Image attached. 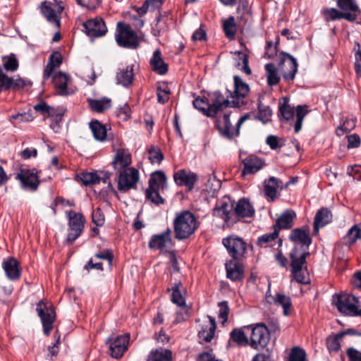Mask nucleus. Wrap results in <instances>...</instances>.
Wrapping results in <instances>:
<instances>
[{
    "label": "nucleus",
    "mask_w": 361,
    "mask_h": 361,
    "mask_svg": "<svg viewBox=\"0 0 361 361\" xmlns=\"http://www.w3.org/2000/svg\"><path fill=\"white\" fill-rule=\"evenodd\" d=\"M228 102L220 92L216 91L210 94L208 99L196 98L193 101V106L204 115L215 118V126L220 135L228 140H232L234 137L239 135L241 125L249 118L250 116L245 114L241 116L236 123L235 129L233 130L230 121L231 111L225 110L228 107Z\"/></svg>",
    "instance_id": "f257e3e1"
},
{
    "label": "nucleus",
    "mask_w": 361,
    "mask_h": 361,
    "mask_svg": "<svg viewBox=\"0 0 361 361\" xmlns=\"http://www.w3.org/2000/svg\"><path fill=\"white\" fill-rule=\"evenodd\" d=\"M228 207L229 206L227 204H224L214 210V215L221 217L228 225L234 224L240 218L252 217L255 214L253 206L249 200L245 198L238 201L233 212H231Z\"/></svg>",
    "instance_id": "f03ea898"
},
{
    "label": "nucleus",
    "mask_w": 361,
    "mask_h": 361,
    "mask_svg": "<svg viewBox=\"0 0 361 361\" xmlns=\"http://www.w3.org/2000/svg\"><path fill=\"white\" fill-rule=\"evenodd\" d=\"M173 224L175 237L178 240L189 238L197 228L195 216L187 210L176 213Z\"/></svg>",
    "instance_id": "7ed1b4c3"
},
{
    "label": "nucleus",
    "mask_w": 361,
    "mask_h": 361,
    "mask_svg": "<svg viewBox=\"0 0 361 361\" xmlns=\"http://www.w3.org/2000/svg\"><path fill=\"white\" fill-rule=\"evenodd\" d=\"M279 112L281 116L286 121L293 118L295 114L296 120L294 123V131L298 133L302 128L304 118L310 111L307 105H298L295 108L288 103L286 98H283V103L279 104Z\"/></svg>",
    "instance_id": "20e7f679"
},
{
    "label": "nucleus",
    "mask_w": 361,
    "mask_h": 361,
    "mask_svg": "<svg viewBox=\"0 0 361 361\" xmlns=\"http://www.w3.org/2000/svg\"><path fill=\"white\" fill-rule=\"evenodd\" d=\"M332 305L344 315L350 317L361 316V308L358 299L352 295H336L333 296Z\"/></svg>",
    "instance_id": "39448f33"
},
{
    "label": "nucleus",
    "mask_w": 361,
    "mask_h": 361,
    "mask_svg": "<svg viewBox=\"0 0 361 361\" xmlns=\"http://www.w3.org/2000/svg\"><path fill=\"white\" fill-rule=\"evenodd\" d=\"M115 39L121 47L134 49L139 46V39L136 32L129 24L123 22L117 23Z\"/></svg>",
    "instance_id": "423d86ee"
},
{
    "label": "nucleus",
    "mask_w": 361,
    "mask_h": 361,
    "mask_svg": "<svg viewBox=\"0 0 361 361\" xmlns=\"http://www.w3.org/2000/svg\"><path fill=\"white\" fill-rule=\"evenodd\" d=\"M309 255L310 252L307 250L300 252L297 245L294 247L290 253L292 276L300 283H307L302 269L306 264V258Z\"/></svg>",
    "instance_id": "0eeeda50"
},
{
    "label": "nucleus",
    "mask_w": 361,
    "mask_h": 361,
    "mask_svg": "<svg viewBox=\"0 0 361 361\" xmlns=\"http://www.w3.org/2000/svg\"><path fill=\"white\" fill-rule=\"evenodd\" d=\"M66 214L68 221L66 241L72 244L83 231L85 219L81 213H77L73 210L66 212Z\"/></svg>",
    "instance_id": "6e6552de"
},
{
    "label": "nucleus",
    "mask_w": 361,
    "mask_h": 361,
    "mask_svg": "<svg viewBox=\"0 0 361 361\" xmlns=\"http://www.w3.org/2000/svg\"><path fill=\"white\" fill-rule=\"evenodd\" d=\"M252 332L249 339V345L255 350L264 348L270 340V332L263 323L251 326Z\"/></svg>",
    "instance_id": "1a4fd4ad"
},
{
    "label": "nucleus",
    "mask_w": 361,
    "mask_h": 361,
    "mask_svg": "<svg viewBox=\"0 0 361 361\" xmlns=\"http://www.w3.org/2000/svg\"><path fill=\"white\" fill-rule=\"evenodd\" d=\"M140 179V173L134 167L121 170L118 177V190L126 192L131 189H135Z\"/></svg>",
    "instance_id": "9d476101"
},
{
    "label": "nucleus",
    "mask_w": 361,
    "mask_h": 361,
    "mask_svg": "<svg viewBox=\"0 0 361 361\" xmlns=\"http://www.w3.org/2000/svg\"><path fill=\"white\" fill-rule=\"evenodd\" d=\"M222 243L232 259H240L246 252L247 243L238 236L230 235L224 238Z\"/></svg>",
    "instance_id": "9b49d317"
},
{
    "label": "nucleus",
    "mask_w": 361,
    "mask_h": 361,
    "mask_svg": "<svg viewBox=\"0 0 361 361\" xmlns=\"http://www.w3.org/2000/svg\"><path fill=\"white\" fill-rule=\"evenodd\" d=\"M36 311L38 317L40 318L43 333L46 336H49L53 329V324L56 319V313L51 305H47L43 301H39L37 304Z\"/></svg>",
    "instance_id": "f8f14e48"
},
{
    "label": "nucleus",
    "mask_w": 361,
    "mask_h": 361,
    "mask_svg": "<svg viewBox=\"0 0 361 361\" xmlns=\"http://www.w3.org/2000/svg\"><path fill=\"white\" fill-rule=\"evenodd\" d=\"M234 80V91L227 90L229 96H227L228 106H239L243 104V99L245 97L249 92V86L244 82L240 77L235 75Z\"/></svg>",
    "instance_id": "ddd939ff"
},
{
    "label": "nucleus",
    "mask_w": 361,
    "mask_h": 361,
    "mask_svg": "<svg viewBox=\"0 0 361 361\" xmlns=\"http://www.w3.org/2000/svg\"><path fill=\"white\" fill-rule=\"evenodd\" d=\"M16 179L20 181L23 189L30 191L37 190L40 183L38 171L36 169L21 168L16 174Z\"/></svg>",
    "instance_id": "4468645a"
},
{
    "label": "nucleus",
    "mask_w": 361,
    "mask_h": 361,
    "mask_svg": "<svg viewBox=\"0 0 361 361\" xmlns=\"http://www.w3.org/2000/svg\"><path fill=\"white\" fill-rule=\"evenodd\" d=\"M173 245L171 231L167 228L159 234L153 235L149 243V247L159 250L161 252H169Z\"/></svg>",
    "instance_id": "2eb2a0df"
},
{
    "label": "nucleus",
    "mask_w": 361,
    "mask_h": 361,
    "mask_svg": "<svg viewBox=\"0 0 361 361\" xmlns=\"http://www.w3.org/2000/svg\"><path fill=\"white\" fill-rule=\"evenodd\" d=\"M279 67L284 80H293L298 71L297 60L293 56L281 52Z\"/></svg>",
    "instance_id": "dca6fc26"
},
{
    "label": "nucleus",
    "mask_w": 361,
    "mask_h": 361,
    "mask_svg": "<svg viewBox=\"0 0 361 361\" xmlns=\"http://www.w3.org/2000/svg\"><path fill=\"white\" fill-rule=\"evenodd\" d=\"M53 82L56 93L60 96H68L75 92V88L71 85V78L63 72L53 75Z\"/></svg>",
    "instance_id": "f3484780"
},
{
    "label": "nucleus",
    "mask_w": 361,
    "mask_h": 361,
    "mask_svg": "<svg viewBox=\"0 0 361 361\" xmlns=\"http://www.w3.org/2000/svg\"><path fill=\"white\" fill-rule=\"evenodd\" d=\"M83 27L87 35L91 37H100L107 32V27L101 17H95L83 23Z\"/></svg>",
    "instance_id": "a211bd4d"
},
{
    "label": "nucleus",
    "mask_w": 361,
    "mask_h": 361,
    "mask_svg": "<svg viewBox=\"0 0 361 361\" xmlns=\"http://www.w3.org/2000/svg\"><path fill=\"white\" fill-rule=\"evenodd\" d=\"M173 179L178 186H185L191 191L198 180V176L190 170L180 169L173 173Z\"/></svg>",
    "instance_id": "6ab92c4d"
},
{
    "label": "nucleus",
    "mask_w": 361,
    "mask_h": 361,
    "mask_svg": "<svg viewBox=\"0 0 361 361\" xmlns=\"http://www.w3.org/2000/svg\"><path fill=\"white\" fill-rule=\"evenodd\" d=\"M63 6L56 3L43 2L41 6V11L47 20L59 27L60 25L59 15L62 12Z\"/></svg>",
    "instance_id": "aec40b11"
},
{
    "label": "nucleus",
    "mask_w": 361,
    "mask_h": 361,
    "mask_svg": "<svg viewBox=\"0 0 361 361\" xmlns=\"http://www.w3.org/2000/svg\"><path fill=\"white\" fill-rule=\"evenodd\" d=\"M129 344V335L124 334L117 336L110 343L109 350L111 355L116 359L121 357L127 350Z\"/></svg>",
    "instance_id": "412c9836"
},
{
    "label": "nucleus",
    "mask_w": 361,
    "mask_h": 361,
    "mask_svg": "<svg viewBox=\"0 0 361 361\" xmlns=\"http://www.w3.org/2000/svg\"><path fill=\"white\" fill-rule=\"evenodd\" d=\"M2 267L5 271L6 277L11 280H18L21 274V268L18 261L13 257L4 259Z\"/></svg>",
    "instance_id": "4be33fe9"
},
{
    "label": "nucleus",
    "mask_w": 361,
    "mask_h": 361,
    "mask_svg": "<svg viewBox=\"0 0 361 361\" xmlns=\"http://www.w3.org/2000/svg\"><path fill=\"white\" fill-rule=\"evenodd\" d=\"M291 241L295 244H300L302 250H307L310 244L312 243L311 238L309 235L308 228H295L293 229L289 236Z\"/></svg>",
    "instance_id": "5701e85b"
},
{
    "label": "nucleus",
    "mask_w": 361,
    "mask_h": 361,
    "mask_svg": "<svg viewBox=\"0 0 361 361\" xmlns=\"http://www.w3.org/2000/svg\"><path fill=\"white\" fill-rule=\"evenodd\" d=\"M264 183L265 195L267 200L271 202L278 197L279 191L284 188L283 182L275 177H270L265 180Z\"/></svg>",
    "instance_id": "b1692460"
},
{
    "label": "nucleus",
    "mask_w": 361,
    "mask_h": 361,
    "mask_svg": "<svg viewBox=\"0 0 361 361\" xmlns=\"http://www.w3.org/2000/svg\"><path fill=\"white\" fill-rule=\"evenodd\" d=\"M131 164V154L128 149H119L116 152L112 161V165L115 170H124Z\"/></svg>",
    "instance_id": "393cba45"
},
{
    "label": "nucleus",
    "mask_w": 361,
    "mask_h": 361,
    "mask_svg": "<svg viewBox=\"0 0 361 361\" xmlns=\"http://www.w3.org/2000/svg\"><path fill=\"white\" fill-rule=\"evenodd\" d=\"M331 219L332 214L329 209H320L314 216L313 234L317 235L319 228L328 224L331 221Z\"/></svg>",
    "instance_id": "a878e982"
},
{
    "label": "nucleus",
    "mask_w": 361,
    "mask_h": 361,
    "mask_svg": "<svg viewBox=\"0 0 361 361\" xmlns=\"http://www.w3.org/2000/svg\"><path fill=\"white\" fill-rule=\"evenodd\" d=\"M226 276L233 281H240L243 278V268L242 265L234 259L226 262Z\"/></svg>",
    "instance_id": "bb28decb"
},
{
    "label": "nucleus",
    "mask_w": 361,
    "mask_h": 361,
    "mask_svg": "<svg viewBox=\"0 0 361 361\" xmlns=\"http://www.w3.org/2000/svg\"><path fill=\"white\" fill-rule=\"evenodd\" d=\"M149 62L152 69L157 74L165 75L167 73L168 64L162 59L161 51L159 49L154 51Z\"/></svg>",
    "instance_id": "cd10ccee"
},
{
    "label": "nucleus",
    "mask_w": 361,
    "mask_h": 361,
    "mask_svg": "<svg viewBox=\"0 0 361 361\" xmlns=\"http://www.w3.org/2000/svg\"><path fill=\"white\" fill-rule=\"evenodd\" d=\"M209 324L207 325H203L202 329L198 333L199 338L204 342H210L214 338L215 330L216 328L215 319L208 315Z\"/></svg>",
    "instance_id": "c85d7f7f"
},
{
    "label": "nucleus",
    "mask_w": 361,
    "mask_h": 361,
    "mask_svg": "<svg viewBox=\"0 0 361 361\" xmlns=\"http://www.w3.org/2000/svg\"><path fill=\"white\" fill-rule=\"evenodd\" d=\"M133 76L132 66L119 68L116 73V82L124 87H128L132 83Z\"/></svg>",
    "instance_id": "c756f323"
},
{
    "label": "nucleus",
    "mask_w": 361,
    "mask_h": 361,
    "mask_svg": "<svg viewBox=\"0 0 361 361\" xmlns=\"http://www.w3.org/2000/svg\"><path fill=\"white\" fill-rule=\"evenodd\" d=\"M62 63V56L59 51H55L49 58L47 65L44 70L43 78L48 79L53 73L55 68L60 66Z\"/></svg>",
    "instance_id": "7c9ffc66"
},
{
    "label": "nucleus",
    "mask_w": 361,
    "mask_h": 361,
    "mask_svg": "<svg viewBox=\"0 0 361 361\" xmlns=\"http://www.w3.org/2000/svg\"><path fill=\"white\" fill-rule=\"evenodd\" d=\"M296 216L295 212L292 210L285 211L277 219L275 228L279 229H288L292 227L293 222Z\"/></svg>",
    "instance_id": "2f4dec72"
},
{
    "label": "nucleus",
    "mask_w": 361,
    "mask_h": 361,
    "mask_svg": "<svg viewBox=\"0 0 361 361\" xmlns=\"http://www.w3.org/2000/svg\"><path fill=\"white\" fill-rule=\"evenodd\" d=\"M244 164L243 173H255L262 169L263 161L255 156H249L243 161Z\"/></svg>",
    "instance_id": "473e14b6"
},
{
    "label": "nucleus",
    "mask_w": 361,
    "mask_h": 361,
    "mask_svg": "<svg viewBox=\"0 0 361 361\" xmlns=\"http://www.w3.org/2000/svg\"><path fill=\"white\" fill-rule=\"evenodd\" d=\"M147 361H172L171 351L163 348L152 350Z\"/></svg>",
    "instance_id": "72a5a7b5"
},
{
    "label": "nucleus",
    "mask_w": 361,
    "mask_h": 361,
    "mask_svg": "<svg viewBox=\"0 0 361 361\" xmlns=\"http://www.w3.org/2000/svg\"><path fill=\"white\" fill-rule=\"evenodd\" d=\"M324 16L327 20H335L338 19H345L350 22L355 20V15L352 13H345L343 11L341 12L338 10L331 8L326 9L324 11Z\"/></svg>",
    "instance_id": "f704fd0d"
},
{
    "label": "nucleus",
    "mask_w": 361,
    "mask_h": 361,
    "mask_svg": "<svg viewBox=\"0 0 361 361\" xmlns=\"http://www.w3.org/2000/svg\"><path fill=\"white\" fill-rule=\"evenodd\" d=\"M166 185V177L161 171L152 173L149 180V187L163 190Z\"/></svg>",
    "instance_id": "c9c22d12"
},
{
    "label": "nucleus",
    "mask_w": 361,
    "mask_h": 361,
    "mask_svg": "<svg viewBox=\"0 0 361 361\" xmlns=\"http://www.w3.org/2000/svg\"><path fill=\"white\" fill-rule=\"evenodd\" d=\"M273 301L276 305L281 306L283 307L284 315L288 316L290 314L292 302L289 296L283 293H276L273 298Z\"/></svg>",
    "instance_id": "e433bc0d"
},
{
    "label": "nucleus",
    "mask_w": 361,
    "mask_h": 361,
    "mask_svg": "<svg viewBox=\"0 0 361 361\" xmlns=\"http://www.w3.org/2000/svg\"><path fill=\"white\" fill-rule=\"evenodd\" d=\"M337 6L345 13H353L355 19L357 15L361 13L355 0H338Z\"/></svg>",
    "instance_id": "4c0bfd02"
},
{
    "label": "nucleus",
    "mask_w": 361,
    "mask_h": 361,
    "mask_svg": "<svg viewBox=\"0 0 361 361\" xmlns=\"http://www.w3.org/2000/svg\"><path fill=\"white\" fill-rule=\"evenodd\" d=\"M88 104L93 111L102 112L111 107V101L110 99L104 97L101 99H87Z\"/></svg>",
    "instance_id": "58836bf2"
},
{
    "label": "nucleus",
    "mask_w": 361,
    "mask_h": 361,
    "mask_svg": "<svg viewBox=\"0 0 361 361\" xmlns=\"http://www.w3.org/2000/svg\"><path fill=\"white\" fill-rule=\"evenodd\" d=\"M90 128L95 140L104 141L106 137V128L98 121H92L90 123Z\"/></svg>",
    "instance_id": "ea45409f"
},
{
    "label": "nucleus",
    "mask_w": 361,
    "mask_h": 361,
    "mask_svg": "<svg viewBox=\"0 0 361 361\" xmlns=\"http://www.w3.org/2000/svg\"><path fill=\"white\" fill-rule=\"evenodd\" d=\"M265 70L267 72V84L269 86H274L277 85L280 81V77L278 74V71L274 64L271 63L265 65Z\"/></svg>",
    "instance_id": "a19ab883"
},
{
    "label": "nucleus",
    "mask_w": 361,
    "mask_h": 361,
    "mask_svg": "<svg viewBox=\"0 0 361 361\" xmlns=\"http://www.w3.org/2000/svg\"><path fill=\"white\" fill-rule=\"evenodd\" d=\"M182 286L181 282L178 281L175 283L172 288V293H171V301L173 303L176 304L177 306H183L185 303V300L182 295V293L180 292V287Z\"/></svg>",
    "instance_id": "79ce46f5"
},
{
    "label": "nucleus",
    "mask_w": 361,
    "mask_h": 361,
    "mask_svg": "<svg viewBox=\"0 0 361 361\" xmlns=\"http://www.w3.org/2000/svg\"><path fill=\"white\" fill-rule=\"evenodd\" d=\"M237 55V62L235 66L247 75L251 74V69L248 66V56L247 55L242 51H236L235 53Z\"/></svg>",
    "instance_id": "37998d69"
},
{
    "label": "nucleus",
    "mask_w": 361,
    "mask_h": 361,
    "mask_svg": "<svg viewBox=\"0 0 361 361\" xmlns=\"http://www.w3.org/2000/svg\"><path fill=\"white\" fill-rule=\"evenodd\" d=\"M223 29L228 39H233L236 33V25L233 16H229L223 21Z\"/></svg>",
    "instance_id": "c03bdc74"
},
{
    "label": "nucleus",
    "mask_w": 361,
    "mask_h": 361,
    "mask_svg": "<svg viewBox=\"0 0 361 361\" xmlns=\"http://www.w3.org/2000/svg\"><path fill=\"white\" fill-rule=\"evenodd\" d=\"M230 338L238 345L246 346L249 345V339L240 329H235L230 333Z\"/></svg>",
    "instance_id": "a18cd8bd"
},
{
    "label": "nucleus",
    "mask_w": 361,
    "mask_h": 361,
    "mask_svg": "<svg viewBox=\"0 0 361 361\" xmlns=\"http://www.w3.org/2000/svg\"><path fill=\"white\" fill-rule=\"evenodd\" d=\"M166 18V16L161 15L157 18V22L152 30L154 36L159 37L168 30L167 19Z\"/></svg>",
    "instance_id": "49530a36"
},
{
    "label": "nucleus",
    "mask_w": 361,
    "mask_h": 361,
    "mask_svg": "<svg viewBox=\"0 0 361 361\" xmlns=\"http://www.w3.org/2000/svg\"><path fill=\"white\" fill-rule=\"evenodd\" d=\"M356 121L357 120L354 117L346 118L343 123L336 128V135L338 136H342L344 133L352 130L356 126Z\"/></svg>",
    "instance_id": "de8ad7c7"
},
{
    "label": "nucleus",
    "mask_w": 361,
    "mask_h": 361,
    "mask_svg": "<svg viewBox=\"0 0 361 361\" xmlns=\"http://www.w3.org/2000/svg\"><path fill=\"white\" fill-rule=\"evenodd\" d=\"M157 101L160 104L168 102L170 94V89L165 82L159 83L157 87Z\"/></svg>",
    "instance_id": "09e8293b"
},
{
    "label": "nucleus",
    "mask_w": 361,
    "mask_h": 361,
    "mask_svg": "<svg viewBox=\"0 0 361 361\" xmlns=\"http://www.w3.org/2000/svg\"><path fill=\"white\" fill-rule=\"evenodd\" d=\"M346 242L349 244L354 243L357 239H361V224L352 226L345 236Z\"/></svg>",
    "instance_id": "8fccbe9b"
},
{
    "label": "nucleus",
    "mask_w": 361,
    "mask_h": 361,
    "mask_svg": "<svg viewBox=\"0 0 361 361\" xmlns=\"http://www.w3.org/2000/svg\"><path fill=\"white\" fill-rule=\"evenodd\" d=\"M2 60L3 66L6 71L14 72L18 69V61L15 54L4 56Z\"/></svg>",
    "instance_id": "3c124183"
},
{
    "label": "nucleus",
    "mask_w": 361,
    "mask_h": 361,
    "mask_svg": "<svg viewBox=\"0 0 361 361\" xmlns=\"http://www.w3.org/2000/svg\"><path fill=\"white\" fill-rule=\"evenodd\" d=\"M161 189L148 188L145 191L146 198L152 203L159 205L164 203V200L161 197L159 190Z\"/></svg>",
    "instance_id": "603ef678"
},
{
    "label": "nucleus",
    "mask_w": 361,
    "mask_h": 361,
    "mask_svg": "<svg viewBox=\"0 0 361 361\" xmlns=\"http://www.w3.org/2000/svg\"><path fill=\"white\" fill-rule=\"evenodd\" d=\"M9 84L6 85V89H12L13 90H20L25 86L31 85L32 83L30 80L23 79L21 78L18 77L17 78H12L8 77Z\"/></svg>",
    "instance_id": "864d4df0"
},
{
    "label": "nucleus",
    "mask_w": 361,
    "mask_h": 361,
    "mask_svg": "<svg viewBox=\"0 0 361 361\" xmlns=\"http://www.w3.org/2000/svg\"><path fill=\"white\" fill-rule=\"evenodd\" d=\"M257 107H258V117L259 118L265 123L271 116V110L270 107L267 105H264L260 97L257 100Z\"/></svg>",
    "instance_id": "5fc2aeb1"
},
{
    "label": "nucleus",
    "mask_w": 361,
    "mask_h": 361,
    "mask_svg": "<svg viewBox=\"0 0 361 361\" xmlns=\"http://www.w3.org/2000/svg\"><path fill=\"white\" fill-rule=\"evenodd\" d=\"M63 116V112L62 109H56V111H54V116H49L51 119L49 126L55 133H59L60 131V123L62 121Z\"/></svg>",
    "instance_id": "6e6d98bb"
},
{
    "label": "nucleus",
    "mask_w": 361,
    "mask_h": 361,
    "mask_svg": "<svg viewBox=\"0 0 361 361\" xmlns=\"http://www.w3.org/2000/svg\"><path fill=\"white\" fill-rule=\"evenodd\" d=\"M279 236V229L274 228L272 233H265L257 239V244L262 247H266L267 244L276 240Z\"/></svg>",
    "instance_id": "4d7b16f0"
},
{
    "label": "nucleus",
    "mask_w": 361,
    "mask_h": 361,
    "mask_svg": "<svg viewBox=\"0 0 361 361\" xmlns=\"http://www.w3.org/2000/svg\"><path fill=\"white\" fill-rule=\"evenodd\" d=\"M149 159L152 164H160L164 159V155L160 149L154 146H150L148 149Z\"/></svg>",
    "instance_id": "13d9d810"
},
{
    "label": "nucleus",
    "mask_w": 361,
    "mask_h": 361,
    "mask_svg": "<svg viewBox=\"0 0 361 361\" xmlns=\"http://www.w3.org/2000/svg\"><path fill=\"white\" fill-rule=\"evenodd\" d=\"M343 337V334H338L329 336L326 340L327 348L329 351L336 352L340 349V339Z\"/></svg>",
    "instance_id": "bf43d9fd"
},
{
    "label": "nucleus",
    "mask_w": 361,
    "mask_h": 361,
    "mask_svg": "<svg viewBox=\"0 0 361 361\" xmlns=\"http://www.w3.org/2000/svg\"><path fill=\"white\" fill-rule=\"evenodd\" d=\"M353 51L355 52V71L356 74L361 77V49L358 42H355Z\"/></svg>",
    "instance_id": "052dcab7"
},
{
    "label": "nucleus",
    "mask_w": 361,
    "mask_h": 361,
    "mask_svg": "<svg viewBox=\"0 0 361 361\" xmlns=\"http://www.w3.org/2000/svg\"><path fill=\"white\" fill-rule=\"evenodd\" d=\"M78 177L85 185L94 184L99 182L98 176L94 173H81Z\"/></svg>",
    "instance_id": "680f3d73"
},
{
    "label": "nucleus",
    "mask_w": 361,
    "mask_h": 361,
    "mask_svg": "<svg viewBox=\"0 0 361 361\" xmlns=\"http://www.w3.org/2000/svg\"><path fill=\"white\" fill-rule=\"evenodd\" d=\"M289 361H306L305 351L299 347H293L289 355Z\"/></svg>",
    "instance_id": "e2e57ef3"
},
{
    "label": "nucleus",
    "mask_w": 361,
    "mask_h": 361,
    "mask_svg": "<svg viewBox=\"0 0 361 361\" xmlns=\"http://www.w3.org/2000/svg\"><path fill=\"white\" fill-rule=\"evenodd\" d=\"M218 317L221 320V323L224 324L227 320L229 314V307L226 301H222L219 303Z\"/></svg>",
    "instance_id": "0e129e2a"
},
{
    "label": "nucleus",
    "mask_w": 361,
    "mask_h": 361,
    "mask_svg": "<svg viewBox=\"0 0 361 361\" xmlns=\"http://www.w3.org/2000/svg\"><path fill=\"white\" fill-rule=\"evenodd\" d=\"M178 310L176 312V319L178 322H182L187 320L190 316V307L186 305L178 306Z\"/></svg>",
    "instance_id": "69168bd1"
},
{
    "label": "nucleus",
    "mask_w": 361,
    "mask_h": 361,
    "mask_svg": "<svg viewBox=\"0 0 361 361\" xmlns=\"http://www.w3.org/2000/svg\"><path fill=\"white\" fill-rule=\"evenodd\" d=\"M104 215L101 209L97 208L92 212V221L97 226H102L104 223Z\"/></svg>",
    "instance_id": "338daca9"
},
{
    "label": "nucleus",
    "mask_w": 361,
    "mask_h": 361,
    "mask_svg": "<svg viewBox=\"0 0 361 361\" xmlns=\"http://www.w3.org/2000/svg\"><path fill=\"white\" fill-rule=\"evenodd\" d=\"M34 109L37 111H40L44 114H47V116H54V111L56 109L51 108L48 106L45 102H40L34 106Z\"/></svg>",
    "instance_id": "774afa93"
}]
</instances>
